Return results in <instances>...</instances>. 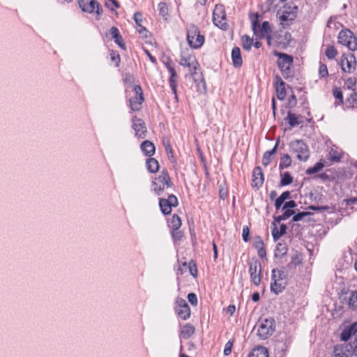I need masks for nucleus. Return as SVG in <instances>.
<instances>
[{
	"mask_svg": "<svg viewBox=\"0 0 357 357\" xmlns=\"http://www.w3.org/2000/svg\"><path fill=\"white\" fill-rule=\"evenodd\" d=\"M275 324L273 318H266L259 321L257 335L262 340L268 338L275 331Z\"/></svg>",
	"mask_w": 357,
	"mask_h": 357,
	"instance_id": "obj_1",
	"label": "nucleus"
},
{
	"mask_svg": "<svg viewBox=\"0 0 357 357\" xmlns=\"http://www.w3.org/2000/svg\"><path fill=\"white\" fill-rule=\"evenodd\" d=\"M187 40L189 45L195 49L199 48L204 43V37L195 24H190L187 29Z\"/></svg>",
	"mask_w": 357,
	"mask_h": 357,
	"instance_id": "obj_2",
	"label": "nucleus"
},
{
	"mask_svg": "<svg viewBox=\"0 0 357 357\" xmlns=\"http://www.w3.org/2000/svg\"><path fill=\"white\" fill-rule=\"evenodd\" d=\"M275 55L278 57V65L280 68L282 75L284 78H288L291 76V66L293 63V58L284 53L276 52Z\"/></svg>",
	"mask_w": 357,
	"mask_h": 357,
	"instance_id": "obj_3",
	"label": "nucleus"
},
{
	"mask_svg": "<svg viewBox=\"0 0 357 357\" xmlns=\"http://www.w3.org/2000/svg\"><path fill=\"white\" fill-rule=\"evenodd\" d=\"M292 152L296 153V158L301 161H306L310 156V151L307 144L301 139L292 141L290 143Z\"/></svg>",
	"mask_w": 357,
	"mask_h": 357,
	"instance_id": "obj_4",
	"label": "nucleus"
},
{
	"mask_svg": "<svg viewBox=\"0 0 357 357\" xmlns=\"http://www.w3.org/2000/svg\"><path fill=\"white\" fill-rule=\"evenodd\" d=\"M337 40L339 43L345 45L351 51L357 49V38L349 29L341 31L339 33Z\"/></svg>",
	"mask_w": 357,
	"mask_h": 357,
	"instance_id": "obj_5",
	"label": "nucleus"
},
{
	"mask_svg": "<svg viewBox=\"0 0 357 357\" xmlns=\"http://www.w3.org/2000/svg\"><path fill=\"white\" fill-rule=\"evenodd\" d=\"M179 64L184 68H187L190 74L196 82L197 80V70L199 67V63L193 55L182 56L179 60Z\"/></svg>",
	"mask_w": 357,
	"mask_h": 357,
	"instance_id": "obj_6",
	"label": "nucleus"
},
{
	"mask_svg": "<svg viewBox=\"0 0 357 357\" xmlns=\"http://www.w3.org/2000/svg\"><path fill=\"white\" fill-rule=\"evenodd\" d=\"M341 340L349 342L347 344H349L354 350L357 348V323L343 330L341 333Z\"/></svg>",
	"mask_w": 357,
	"mask_h": 357,
	"instance_id": "obj_7",
	"label": "nucleus"
},
{
	"mask_svg": "<svg viewBox=\"0 0 357 357\" xmlns=\"http://www.w3.org/2000/svg\"><path fill=\"white\" fill-rule=\"evenodd\" d=\"M161 61L165 64V66L167 67L168 71L170 73L171 75L169 77V86L170 88L174 94V98L176 100H178V96H177V84H176V79H177V74L176 70H174L172 61H170L169 58L163 55L161 57Z\"/></svg>",
	"mask_w": 357,
	"mask_h": 357,
	"instance_id": "obj_8",
	"label": "nucleus"
},
{
	"mask_svg": "<svg viewBox=\"0 0 357 357\" xmlns=\"http://www.w3.org/2000/svg\"><path fill=\"white\" fill-rule=\"evenodd\" d=\"M132 91L134 96L129 99V106L132 111L138 112L144 101L142 89L139 85H135Z\"/></svg>",
	"mask_w": 357,
	"mask_h": 357,
	"instance_id": "obj_9",
	"label": "nucleus"
},
{
	"mask_svg": "<svg viewBox=\"0 0 357 357\" xmlns=\"http://www.w3.org/2000/svg\"><path fill=\"white\" fill-rule=\"evenodd\" d=\"M249 273L253 284L258 286L261 280V266L257 259H252L249 262Z\"/></svg>",
	"mask_w": 357,
	"mask_h": 357,
	"instance_id": "obj_10",
	"label": "nucleus"
},
{
	"mask_svg": "<svg viewBox=\"0 0 357 357\" xmlns=\"http://www.w3.org/2000/svg\"><path fill=\"white\" fill-rule=\"evenodd\" d=\"M252 26L255 34L259 38L268 37L271 33V29L268 22H263L259 25L257 21V17L255 20H252Z\"/></svg>",
	"mask_w": 357,
	"mask_h": 357,
	"instance_id": "obj_11",
	"label": "nucleus"
},
{
	"mask_svg": "<svg viewBox=\"0 0 357 357\" xmlns=\"http://www.w3.org/2000/svg\"><path fill=\"white\" fill-rule=\"evenodd\" d=\"M213 21L217 26L222 29H226V14L222 5L215 6L213 13Z\"/></svg>",
	"mask_w": 357,
	"mask_h": 357,
	"instance_id": "obj_12",
	"label": "nucleus"
},
{
	"mask_svg": "<svg viewBox=\"0 0 357 357\" xmlns=\"http://www.w3.org/2000/svg\"><path fill=\"white\" fill-rule=\"evenodd\" d=\"M78 3L84 12L90 13L96 12L97 15H101L102 13L100 5L96 0H79Z\"/></svg>",
	"mask_w": 357,
	"mask_h": 357,
	"instance_id": "obj_13",
	"label": "nucleus"
},
{
	"mask_svg": "<svg viewBox=\"0 0 357 357\" xmlns=\"http://www.w3.org/2000/svg\"><path fill=\"white\" fill-rule=\"evenodd\" d=\"M175 310L178 316L183 320H187L190 318L191 311L185 300L181 298H177L176 300Z\"/></svg>",
	"mask_w": 357,
	"mask_h": 357,
	"instance_id": "obj_14",
	"label": "nucleus"
},
{
	"mask_svg": "<svg viewBox=\"0 0 357 357\" xmlns=\"http://www.w3.org/2000/svg\"><path fill=\"white\" fill-rule=\"evenodd\" d=\"M342 71L350 73L355 70L356 66V58L353 54H344L340 61Z\"/></svg>",
	"mask_w": 357,
	"mask_h": 357,
	"instance_id": "obj_15",
	"label": "nucleus"
},
{
	"mask_svg": "<svg viewBox=\"0 0 357 357\" xmlns=\"http://www.w3.org/2000/svg\"><path fill=\"white\" fill-rule=\"evenodd\" d=\"M178 205V199L176 196L170 195L167 199L161 198L159 201V206L163 214L167 215L172 212L173 206Z\"/></svg>",
	"mask_w": 357,
	"mask_h": 357,
	"instance_id": "obj_16",
	"label": "nucleus"
},
{
	"mask_svg": "<svg viewBox=\"0 0 357 357\" xmlns=\"http://www.w3.org/2000/svg\"><path fill=\"white\" fill-rule=\"evenodd\" d=\"M132 128L135 130V137L137 138L143 139L146 137V127L142 119L134 116L132 119Z\"/></svg>",
	"mask_w": 357,
	"mask_h": 357,
	"instance_id": "obj_17",
	"label": "nucleus"
},
{
	"mask_svg": "<svg viewBox=\"0 0 357 357\" xmlns=\"http://www.w3.org/2000/svg\"><path fill=\"white\" fill-rule=\"evenodd\" d=\"M354 349L346 342L334 347L333 357H351Z\"/></svg>",
	"mask_w": 357,
	"mask_h": 357,
	"instance_id": "obj_18",
	"label": "nucleus"
},
{
	"mask_svg": "<svg viewBox=\"0 0 357 357\" xmlns=\"http://www.w3.org/2000/svg\"><path fill=\"white\" fill-rule=\"evenodd\" d=\"M297 10L298 7L294 4L284 6L282 11V15L280 16V20L282 22L293 20L296 16Z\"/></svg>",
	"mask_w": 357,
	"mask_h": 357,
	"instance_id": "obj_19",
	"label": "nucleus"
},
{
	"mask_svg": "<svg viewBox=\"0 0 357 357\" xmlns=\"http://www.w3.org/2000/svg\"><path fill=\"white\" fill-rule=\"evenodd\" d=\"M275 273V271H272V280L273 282L271 284V289L276 294H278L284 289L287 285V281L283 279H278Z\"/></svg>",
	"mask_w": 357,
	"mask_h": 357,
	"instance_id": "obj_20",
	"label": "nucleus"
},
{
	"mask_svg": "<svg viewBox=\"0 0 357 357\" xmlns=\"http://www.w3.org/2000/svg\"><path fill=\"white\" fill-rule=\"evenodd\" d=\"M264 181L262 169L260 167H256L252 172V186L259 188Z\"/></svg>",
	"mask_w": 357,
	"mask_h": 357,
	"instance_id": "obj_21",
	"label": "nucleus"
},
{
	"mask_svg": "<svg viewBox=\"0 0 357 357\" xmlns=\"http://www.w3.org/2000/svg\"><path fill=\"white\" fill-rule=\"evenodd\" d=\"M158 180L160 182V185H158V195H159L160 191H163L165 188H169L172 186V183L170 180V177L166 170H163L161 172V174L158 178Z\"/></svg>",
	"mask_w": 357,
	"mask_h": 357,
	"instance_id": "obj_22",
	"label": "nucleus"
},
{
	"mask_svg": "<svg viewBox=\"0 0 357 357\" xmlns=\"http://www.w3.org/2000/svg\"><path fill=\"white\" fill-rule=\"evenodd\" d=\"M275 89L277 97L280 100H284L286 96L285 84L284 82L279 75L275 76Z\"/></svg>",
	"mask_w": 357,
	"mask_h": 357,
	"instance_id": "obj_23",
	"label": "nucleus"
},
{
	"mask_svg": "<svg viewBox=\"0 0 357 357\" xmlns=\"http://www.w3.org/2000/svg\"><path fill=\"white\" fill-rule=\"evenodd\" d=\"M142 151L145 155L151 156L154 154L155 151V145L149 140L144 141L140 146Z\"/></svg>",
	"mask_w": 357,
	"mask_h": 357,
	"instance_id": "obj_24",
	"label": "nucleus"
},
{
	"mask_svg": "<svg viewBox=\"0 0 357 357\" xmlns=\"http://www.w3.org/2000/svg\"><path fill=\"white\" fill-rule=\"evenodd\" d=\"M134 20L136 23L137 29L139 34H141L142 37L146 38L147 30L142 25V14L140 12H136L134 15Z\"/></svg>",
	"mask_w": 357,
	"mask_h": 357,
	"instance_id": "obj_25",
	"label": "nucleus"
},
{
	"mask_svg": "<svg viewBox=\"0 0 357 357\" xmlns=\"http://www.w3.org/2000/svg\"><path fill=\"white\" fill-rule=\"evenodd\" d=\"M231 59L234 67L239 68L242 66L243 60L239 47H235L232 49Z\"/></svg>",
	"mask_w": 357,
	"mask_h": 357,
	"instance_id": "obj_26",
	"label": "nucleus"
},
{
	"mask_svg": "<svg viewBox=\"0 0 357 357\" xmlns=\"http://www.w3.org/2000/svg\"><path fill=\"white\" fill-rule=\"evenodd\" d=\"M278 144H279V139L277 140V142L272 150L266 151L264 153V154L263 155V158H262V164L264 166H267L271 163V162L272 160V157L275 154V153L277 151Z\"/></svg>",
	"mask_w": 357,
	"mask_h": 357,
	"instance_id": "obj_27",
	"label": "nucleus"
},
{
	"mask_svg": "<svg viewBox=\"0 0 357 357\" xmlns=\"http://www.w3.org/2000/svg\"><path fill=\"white\" fill-rule=\"evenodd\" d=\"M162 144L165 146V151L168 156V159L172 164H175L176 162V160L173 154V151L172 149V146H171L169 139L167 137H164L162 139Z\"/></svg>",
	"mask_w": 357,
	"mask_h": 357,
	"instance_id": "obj_28",
	"label": "nucleus"
},
{
	"mask_svg": "<svg viewBox=\"0 0 357 357\" xmlns=\"http://www.w3.org/2000/svg\"><path fill=\"white\" fill-rule=\"evenodd\" d=\"M249 357H268V352L264 347H258L253 349Z\"/></svg>",
	"mask_w": 357,
	"mask_h": 357,
	"instance_id": "obj_29",
	"label": "nucleus"
},
{
	"mask_svg": "<svg viewBox=\"0 0 357 357\" xmlns=\"http://www.w3.org/2000/svg\"><path fill=\"white\" fill-rule=\"evenodd\" d=\"M287 226L284 224L281 225L280 229L274 224V228L272 229V236L275 241H276L280 236L286 233Z\"/></svg>",
	"mask_w": 357,
	"mask_h": 357,
	"instance_id": "obj_30",
	"label": "nucleus"
},
{
	"mask_svg": "<svg viewBox=\"0 0 357 357\" xmlns=\"http://www.w3.org/2000/svg\"><path fill=\"white\" fill-rule=\"evenodd\" d=\"M195 331V327L192 325L186 324L182 327L181 333L183 338L188 339L194 334Z\"/></svg>",
	"mask_w": 357,
	"mask_h": 357,
	"instance_id": "obj_31",
	"label": "nucleus"
},
{
	"mask_svg": "<svg viewBox=\"0 0 357 357\" xmlns=\"http://www.w3.org/2000/svg\"><path fill=\"white\" fill-rule=\"evenodd\" d=\"M287 246L285 243H278L276 248L275 250V257H282L287 252Z\"/></svg>",
	"mask_w": 357,
	"mask_h": 357,
	"instance_id": "obj_32",
	"label": "nucleus"
},
{
	"mask_svg": "<svg viewBox=\"0 0 357 357\" xmlns=\"http://www.w3.org/2000/svg\"><path fill=\"white\" fill-rule=\"evenodd\" d=\"M286 119L288 121V123L291 127H295L302 123L301 121L298 120V116L296 114L291 113V112H288Z\"/></svg>",
	"mask_w": 357,
	"mask_h": 357,
	"instance_id": "obj_33",
	"label": "nucleus"
},
{
	"mask_svg": "<svg viewBox=\"0 0 357 357\" xmlns=\"http://www.w3.org/2000/svg\"><path fill=\"white\" fill-rule=\"evenodd\" d=\"M324 162L320 160L319 162L316 163L313 167L307 168L306 169V174L310 175L317 173L319 171H321L324 167Z\"/></svg>",
	"mask_w": 357,
	"mask_h": 357,
	"instance_id": "obj_34",
	"label": "nucleus"
},
{
	"mask_svg": "<svg viewBox=\"0 0 357 357\" xmlns=\"http://www.w3.org/2000/svg\"><path fill=\"white\" fill-rule=\"evenodd\" d=\"M348 304L351 308L357 309V289L350 292Z\"/></svg>",
	"mask_w": 357,
	"mask_h": 357,
	"instance_id": "obj_35",
	"label": "nucleus"
},
{
	"mask_svg": "<svg viewBox=\"0 0 357 357\" xmlns=\"http://www.w3.org/2000/svg\"><path fill=\"white\" fill-rule=\"evenodd\" d=\"M290 192L289 191H285L282 193V195L275 200V206L276 209H279L284 202L289 198Z\"/></svg>",
	"mask_w": 357,
	"mask_h": 357,
	"instance_id": "obj_36",
	"label": "nucleus"
},
{
	"mask_svg": "<svg viewBox=\"0 0 357 357\" xmlns=\"http://www.w3.org/2000/svg\"><path fill=\"white\" fill-rule=\"evenodd\" d=\"M181 226V220L177 215H174L172 221L169 223V227L172 230H177Z\"/></svg>",
	"mask_w": 357,
	"mask_h": 357,
	"instance_id": "obj_37",
	"label": "nucleus"
},
{
	"mask_svg": "<svg viewBox=\"0 0 357 357\" xmlns=\"http://www.w3.org/2000/svg\"><path fill=\"white\" fill-rule=\"evenodd\" d=\"M291 165V158L288 154H284L282 157H281L279 165L280 169L287 168L290 167Z\"/></svg>",
	"mask_w": 357,
	"mask_h": 357,
	"instance_id": "obj_38",
	"label": "nucleus"
},
{
	"mask_svg": "<svg viewBox=\"0 0 357 357\" xmlns=\"http://www.w3.org/2000/svg\"><path fill=\"white\" fill-rule=\"evenodd\" d=\"M344 84H345V86L348 89H351L354 91V93L351 95V97L356 95V89H355V86L356 84V77H349V79H347L345 81Z\"/></svg>",
	"mask_w": 357,
	"mask_h": 357,
	"instance_id": "obj_39",
	"label": "nucleus"
},
{
	"mask_svg": "<svg viewBox=\"0 0 357 357\" xmlns=\"http://www.w3.org/2000/svg\"><path fill=\"white\" fill-rule=\"evenodd\" d=\"M160 15L164 17L165 21H167L169 18V15L168 13V8L165 3L161 2L158 5Z\"/></svg>",
	"mask_w": 357,
	"mask_h": 357,
	"instance_id": "obj_40",
	"label": "nucleus"
},
{
	"mask_svg": "<svg viewBox=\"0 0 357 357\" xmlns=\"http://www.w3.org/2000/svg\"><path fill=\"white\" fill-rule=\"evenodd\" d=\"M146 167L151 173L156 172V159L153 158H148L146 161Z\"/></svg>",
	"mask_w": 357,
	"mask_h": 357,
	"instance_id": "obj_41",
	"label": "nucleus"
},
{
	"mask_svg": "<svg viewBox=\"0 0 357 357\" xmlns=\"http://www.w3.org/2000/svg\"><path fill=\"white\" fill-rule=\"evenodd\" d=\"M243 47L246 50H250L253 45V40L248 36L244 35L241 38Z\"/></svg>",
	"mask_w": 357,
	"mask_h": 357,
	"instance_id": "obj_42",
	"label": "nucleus"
},
{
	"mask_svg": "<svg viewBox=\"0 0 357 357\" xmlns=\"http://www.w3.org/2000/svg\"><path fill=\"white\" fill-rule=\"evenodd\" d=\"M342 155L337 150L332 148L328 153V159L333 162H338L341 159Z\"/></svg>",
	"mask_w": 357,
	"mask_h": 357,
	"instance_id": "obj_43",
	"label": "nucleus"
},
{
	"mask_svg": "<svg viewBox=\"0 0 357 357\" xmlns=\"http://www.w3.org/2000/svg\"><path fill=\"white\" fill-rule=\"evenodd\" d=\"M333 95L334 98L339 100V102H335V105L343 104V95L340 88L335 87L333 89Z\"/></svg>",
	"mask_w": 357,
	"mask_h": 357,
	"instance_id": "obj_44",
	"label": "nucleus"
},
{
	"mask_svg": "<svg viewBox=\"0 0 357 357\" xmlns=\"http://www.w3.org/2000/svg\"><path fill=\"white\" fill-rule=\"evenodd\" d=\"M292 181H293V178L290 175V174L289 172H284L282 176L280 185L282 186L287 185L291 184L292 183Z\"/></svg>",
	"mask_w": 357,
	"mask_h": 357,
	"instance_id": "obj_45",
	"label": "nucleus"
},
{
	"mask_svg": "<svg viewBox=\"0 0 357 357\" xmlns=\"http://www.w3.org/2000/svg\"><path fill=\"white\" fill-rule=\"evenodd\" d=\"M325 54L328 59H333L337 56V52L333 46H328L326 50Z\"/></svg>",
	"mask_w": 357,
	"mask_h": 357,
	"instance_id": "obj_46",
	"label": "nucleus"
},
{
	"mask_svg": "<svg viewBox=\"0 0 357 357\" xmlns=\"http://www.w3.org/2000/svg\"><path fill=\"white\" fill-rule=\"evenodd\" d=\"M301 264V259L299 257L296 255L291 257V261L289 262L287 267L289 269L294 268L296 266L299 265Z\"/></svg>",
	"mask_w": 357,
	"mask_h": 357,
	"instance_id": "obj_47",
	"label": "nucleus"
},
{
	"mask_svg": "<svg viewBox=\"0 0 357 357\" xmlns=\"http://www.w3.org/2000/svg\"><path fill=\"white\" fill-rule=\"evenodd\" d=\"M319 74L321 77H326L328 75V68L326 64L321 63L319 68Z\"/></svg>",
	"mask_w": 357,
	"mask_h": 357,
	"instance_id": "obj_48",
	"label": "nucleus"
},
{
	"mask_svg": "<svg viewBox=\"0 0 357 357\" xmlns=\"http://www.w3.org/2000/svg\"><path fill=\"white\" fill-rule=\"evenodd\" d=\"M111 60L115 63L116 67L119 66L121 61L120 55L114 51H112L110 53Z\"/></svg>",
	"mask_w": 357,
	"mask_h": 357,
	"instance_id": "obj_49",
	"label": "nucleus"
},
{
	"mask_svg": "<svg viewBox=\"0 0 357 357\" xmlns=\"http://www.w3.org/2000/svg\"><path fill=\"white\" fill-rule=\"evenodd\" d=\"M310 214V212H301L294 215L293 217V221L294 222H298L301 220L305 216H307Z\"/></svg>",
	"mask_w": 357,
	"mask_h": 357,
	"instance_id": "obj_50",
	"label": "nucleus"
},
{
	"mask_svg": "<svg viewBox=\"0 0 357 357\" xmlns=\"http://www.w3.org/2000/svg\"><path fill=\"white\" fill-rule=\"evenodd\" d=\"M172 235L174 241H180L183 236L181 230H172Z\"/></svg>",
	"mask_w": 357,
	"mask_h": 357,
	"instance_id": "obj_51",
	"label": "nucleus"
},
{
	"mask_svg": "<svg viewBox=\"0 0 357 357\" xmlns=\"http://www.w3.org/2000/svg\"><path fill=\"white\" fill-rule=\"evenodd\" d=\"M188 300L191 305L196 306L197 305V298L195 293H190L188 295Z\"/></svg>",
	"mask_w": 357,
	"mask_h": 357,
	"instance_id": "obj_52",
	"label": "nucleus"
},
{
	"mask_svg": "<svg viewBox=\"0 0 357 357\" xmlns=\"http://www.w3.org/2000/svg\"><path fill=\"white\" fill-rule=\"evenodd\" d=\"M255 247L257 250L261 249V248H264V242H263L262 239L261 238V237L257 236L255 238Z\"/></svg>",
	"mask_w": 357,
	"mask_h": 357,
	"instance_id": "obj_53",
	"label": "nucleus"
},
{
	"mask_svg": "<svg viewBox=\"0 0 357 357\" xmlns=\"http://www.w3.org/2000/svg\"><path fill=\"white\" fill-rule=\"evenodd\" d=\"M242 236L243 241L245 242H248L250 240V229L248 227L245 226L243 227Z\"/></svg>",
	"mask_w": 357,
	"mask_h": 357,
	"instance_id": "obj_54",
	"label": "nucleus"
},
{
	"mask_svg": "<svg viewBox=\"0 0 357 357\" xmlns=\"http://www.w3.org/2000/svg\"><path fill=\"white\" fill-rule=\"evenodd\" d=\"M232 347H233V342H232L228 341L226 343L225 347V349H224V354L225 356H228L229 354H231Z\"/></svg>",
	"mask_w": 357,
	"mask_h": 357,
	"instance_id": "obj_55",
	"label": "nucleus"
},
{
	"mask_svg": "<svg viewBox=\"0 0 357 357\" xmlns=\"http://www.w3.org/2000/svg\"><path fill=\"white\" fill-rule=\"evenodd\" d=\"M296 206V202L294 200H290L289 202H287L284 204L282 210H284V209H287H287H291V208H294Z\"/></svg>",
	"mask_w": 357,
	"mask_h": 357,
	"instance_id": "obj_56",
	"label": "nucleus"
},
{
	"mask_svg": "<svg viewBox=\"0 0 357 357\" xmlns=\"http://www.w3.org/2000/svg\"><path fill=\"white\" fill-rule=\"evenodd\" d=\"M114 40L115 43L117 44L120 47H121L122 49L126 48L123 38L121 35L118 36L117 38H115Z\"/></svg>",
	"mask_w": 357,
	"mask_h": 357,
	"instance_id": "obj_57",
	"label": "nucleus"
},
{
	"mask_svg": "<svg viewBox=\"0 0 357 357\" xmlns=\"http://www.w3.org/2000/svg\"><path fill=\"white\" fill-rule=\"evenodd\" d=\"M272 271L277 272V273H275V275H276V278H278V279H283V280H286V275L284 273V271H283L282 270H276V269H273Z\"/></svg>",
	"mask_w": 357,
	"mask_h": 357,
	"instance_id": "obj_58",
	"label": "nucleus"
},
{
	"mask_svg": "<svg viewBox=\"0 0 357 357\" xmlns=\"http://www.w3.org/2000/svg\"><path fill=\"white\" fill-rule=\"evenodd\" d=\"M109 33L113 39L117 38V36L120 35L119 29L115 26L111 27L109 29Z\"/></svg>",
	"mask_w": 357,
	"mask_h": 357,
	"instance_id": "obj_59",
	"label": "nucleus"
},
{
	"mask_svg": "<svg viewBox=\"0 0 357 357\" xmlns=\"http://www.w3.org/2000/svg\"><path fill=\"white\" fill-rule=\"evenodd\" d=\"M284 213L282 214L283 215V218H284L285 220H287V218H289L290 216H291L292 215H294L295 213L294 211L292 210V209H284Z\"/></svg>",
	"mask_w": 357,
	"mask_h": 357,
	"instance_id": "obj_60",
	"label": "nucleus"
},
{
	"mask_svg": "<svg viewBox=\"0 0 357 357\" xmlns=\"http://www.w3.org/2000/svg\"><path fill=\"white\" fill-rule=\"evenodd\" d=\"M357 205V197L350 198L347 200V205ZM356 210H357V208H356Z\"/></svg>",
	"mask_w": 357,
	"mask_h": 357,
	"instance_id": "obj_61",
	"label": "nucleus"
},
{
	"mask_svg": "<svg viewBox=\"0 0 357 357\" xmlns=\"http://www.w3.org/2000/svg\"><path fill=\"white\" fill-rule=\"evenodd\" d=\"M257 252H258V255L261 257V258H266V252L265 250V248H261V249H259L257 250Z\"/></svg>",
	"mask_w": 357,
	"mask_h": 357,
	"instance_id": "obj_62",
	"label": "nucleus"
},
{
	"mask_svg": "<svg viewBox=\"0 0 357 357\" xmlns=\"http://www.w3.org/2000/svg\"><path fill=\"white\" fill-rule=\"evenodd\" d=\"M289 104L291 105H295L296 104V98L294 94H292L289 99Z\"/></svg>",
	"mask_w": 357,
	"mask_h": 357,
	"instance_id": "obj_63",
	"label": "nucleus"
},
{
	"mask_svg": "<svg viewBox=\"0 0 357 357\" xmlns=\"http://www.w3.org/2000/svg\"><path fill=\"white\" fill-rule=\"evenodd\" d=\"M236 310V307L233 305H230L227 307V313L230 314V315H232Z\"/></svg>",
	"mask_w": 357,
	"mask_h": 357,
	"instance_id": "obj_64",
	"label": "nucleus"
}]
</instances>
